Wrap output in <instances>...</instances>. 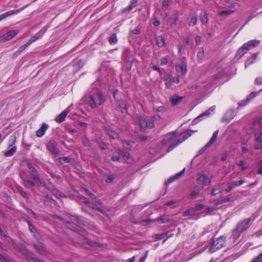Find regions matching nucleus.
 Returning a JSON list of instances; mask_svg holds the SVG:
<instances>
[{"mask_svg": "<svg viewBox=\"0 0 262 262\" xmlns=\"http://www.w3.org/2000/svg\"><path fill=\"white\" fill-rule=\"evenodd\" d=\"M225 237L223 236L219 238H214L209 249V252L213 253L223 247L225 243Z\"/></svg>", "mask_w": 262, "mask_h": 262, "instance_id": "obj_4", "label": "nucleus"}, {"mask_svg": "<svg viewBox=\"0 0 262 262\" xmlns=\"http://www.w3.org/2000/svg\"><path fill=\"white\" fill-rule=\"evenodd\" d=\"M16 150L17 147L13 146L9 150L4 152V156L6 157H11L16 151Z\"/></svg>", "mask_w": 262, "mask_h": 262, "instance_id": "obj_26", "label": "nucleus"}, {"mask_svg": "<svg viewBox=\"0 0 262 262\" xmlns=\"http://www.w3.org/2000/svg\"><path fill=\"white\" fill-rule=\"evenodd\" d=\"M106 132L113 139H117L119 137L118 134L111 128H107Z\"/></svg>", "mask_w": 262, "mask_h": 262, "instance_id": "obj_31", "label": "nucleus"}, {"mask_svg": "<svg viewBox=\"0 0 262 262\" xmlns=\"http://www.w3.org/2000/svg\"><path fill=\"white\" fill-rule=\"evenodd\" d=\"M200 189H198V190H194L191 193V196L193 197H196L198 194L200 193Z\"/></svg>", "mask_w": 262, "mask_h": 262, "instance_id": "obj_62", "label": "nucleus"}, {"mask_svg": "<svg viewBox=\"0 0 262 262\" xmlns=\"http://www.w3.org/2000/svg\"><path fill=\"white\" fill-rule=\"evenodd\" d=\"M120 159V155L117 154H113L112 157V160L114 161H118Z\"/></svg>", "mask_w": 262, "mask_h": 262, "instance_id": "obj_56", "label": "nucleus"}, {"mask_svg": "<svg viewBox=\"0 0 262 262\" xmlns=\"http://www.w3.org/2000/svg\"><path fill=\"white\" fill-rule=\"evenodd\" d=\"M16 189L18 192L24 198H28V194L23 190V188L20 186H16Z\"/></svg>", "mask_w": 262, "mask_h": 262, "instance_id": "obj_33", "label": "nucleus"}, {"mask_svg": "<svg viewBox=\"0 0 262 262\" xmlns=\"http://www.w3.org/2000/svg\"><path fill=\"white\" fill-rule=\"evenodd\" d=\"M45 32V31L41 33V31H40V32L36 33L35 35H34L33 37H32L30 39V40L27 42L28 45H30L32 43L34 42V41H35L37 39H38L40 38H41V36L43 35V34Z\"/></svg>", "mask_w": 262, "mask_h": 262, "instance_id": "obj_21", "label": "nucleus"}, {"mask_svg": "<svg viewBox=\"0 0 262 262\" xmlns=\"http://www.w3.org/2000/svg\"><path fill=\"white\" fill-rule=\"evenodd\" d=\"M70 112L69 107L66 109L64 111L61 112L59 115H58L55 118V120L58 123H61L63 122L67 116L68 114Z\"/></svg>", "mask_w": 262, "mask_h": 262, "instance_id": "obj_11", "label": "nucleus"}, {"mask_svg": "<svg viewBox=\"0 0 262 262\" xmlns=\"http://www.w3.org/2000/svg\"><path fill=\"white\" fill-rule=\"evenodd\" d=\"M251 222V218L245 219L241 222L238 223L236 227L237 228L238 230H239L243 232L249 227Z\"/></svg>", "mask_w": 262, "mask_h": 262, "instance_id": "obj_8", "label": "nucleus"}, {"mask_svg": "<svg viewBox=\"0 0 262 262\" xmlns=\"http://www.w3.org/2000/svg\"><path fill=\"white\" fill-rule=\"evenodd\" d=\"M194 132H195L194 130H188L182 134V139L181 140L182 141V142L187 139L189 137H190Z\"/></svg>", "mask_w": 262, "mask_h": 262, "instance_id": "obj_27", "label": "nucleus"}, {"mask_svg": "<svg viewBox=\"0 0 262 262\" xmlns=\"http://www.w3.org/2000/svg\"><path fill=\"white\" fill-rule=\"evenodd\" d=\"M234 184H235V181L234 182H232L231 184H228V187L226 189V191L227 192H229L230 191H231L234 187L235 186H237V185H234Z\"/></svg>", "mask_w": 262, "mask_h": 262, "instance_id": "obj_47", "label": "nucleus"}, {"mask_svg": "<svg viewBox=\"0 0 262 262\" xmlns=\"http://www.w3.org/2000/svg\"><path fill=\"white\" fill-rule=\"evenodd\" d=\"M85 191L86 192V193L90 196V198L93 200H96L97 196L92 192H90L89 190L87 189H84Z\"/></svg>", "mask_w": 262, "mask_h": 262, "instance_id": "obj_48", "label": "nucleus"}, {"mask_svg": "<svg viewBox=\"0 0 262 262\" xmlns=\"http://www.w3.org/2000/svg\"><path fill=\"white\" fill-rule=\"evenodd\" d=\"M47 148L49 150L51 151L54 155L56 156L58 154V150L53 143H48L47 144Z\"/></svg>", "mask_w": 262, "mask_h": 262, "instance_id": "obj_20", "label": "nucleus"}, {"mask_svg": "<svg viewBox=\"0 0 262 262\" xmlns=\"http://www.w3.org/2000/svg\"><path fill=\"white\" fill-rule=\"evenodd\" d=\"M20 10L15 9V10H11L10 11H8L7 12H5V13L1 14L0 15V21L6 18L8 16L17 14L18 13H19L20 12Z\"/></svg>", "mask_w": 262, "mask_h": 262, "instance_id": "obj_16", "label": "nucleus"}, {"mask_svg": "<svg viewBox=\"0 0 262 262\" xmlns=\"http://www.w3.org/2000/svg\"><path fill=\"white\" fill-rule=\"evenodd\" d=\"M83 99L84 102L90 105L92 108L96 107L97 101L99 105L102 104L105 101L104 97L100 91L97 92V94L95 96L89 95L84 97Z\"/></svg>", "mask_w": 262, "mask_h": 262, "instance_id": "obj_3", "label": "nucleus"}, {"mask_svg": "<svg viewBox=\"0 0 262 262\" xmlns=\"http://www.w3.org/2000/svg\"><path fill=\"white\" fill-rule=\"evenodd\" d=\"M48 125L46 123H43L40 127V128H39L36 133V136L37 137H42L45 133L46 131L48 128Z\"/></svg>", "mask_w": 262, "mask_h": 262, "instance_id": "obj_14", "label": "nucleus"}, {"mask_svg": "<svg viewBox=\"0 0 262 262\" xmlns=\"http://www.w3.org/2000/svg\"><path fill=\"white\" fill-rule=\"evenodd\" d=\"M256 57L257 55L256 54L252 55V57L247 60V62L246 63L245 67H246L247 66L253 63L254 60L256 59Z\"/></svg>", "mask_w": 262, "mask_h": 262, "instance_id": "obj_38", "label": "nucleus"}, {"mask_svg": "<svg viewBox=\"0 0 262 262\" xmlns=\"http://www.w3.org/2000/svg\"><path fill=\"white\" fill-rule=\"evenodd\" d=\"M157 221L160 224H163L169 222L170 220L167 218H164V217H159L157 218Z\"/></svg>", "mask_w": 262, "mask_h": 262, "instance_id": "obj_40", "label": "nucleus"}, {"mask_svg": "<svg viewBox=\"0 0 262 262\" xmlns=\"http://www.w3.org/2000/svg\"><path fill=\"white\" fill-rule=\"evenodd\" d=\"M256 95V93L252 92L247 98L246 100H243L238 103L239 106H244L246 105L247 102H248L251 98L254 97Z\"/></svg>", "mask_w": 262, "mask_h": 262, "instance_id": "obj_22", "label": "nucleus"}, {"mask_svg": "<svg viewBox=\"0 0 262 262\" xmlns=\"http://www.w3.org/2000/svg\"><path fill=\"white\" fill-rule=\"evenodd\" d=\"M235 200V199L232 197H227V198H225L223 199H222V200H221L219 203V204H222V203H225V202H229V201H234Z\"/></svg>", "mask_w": 262, "mask_h": 262, "instance_id": "obj_46", "label": "nucleus"}, {"mask_svg": "<svg viewBox=\"0 0 262 262\" xmlns=\"http://www.w3.org/2000/svg\"><path fill=\"white\" fill-rule=\"evenodd\" d=\"M122 156L125 160L127 161L128 162H130V155L128 152H123L122 154Z\"/></svg>", "mask_w": 262, "mask_h": 262, "instance_id": "obj_49", "label": "nucleus"}, {"mask_svg": "<svg viewBox=\"0 0 262 262\" xmlns=\"http://www.w3.org/2000/svg\"><path fill=\"white\" fill-rule=\"evenodd\" d=\"M156 41L158 46L160 48H162L164 47L165 42L164 40V38L162 36H159L156 38Z\"/></svg>", "mask_w": 262, "mask_h": 262, "instance_id": "obj_28", "label": "nucleus"}, {"mask_svg": "<svg viewBox=\"0 0 262 262\" xmlns=\"http://www.w3.org/2000/svg\"><path fill=\"white\" fill-rule=\"evenodd\" d=\"M82 142H83V144L85 146H89V144H90L89 141L88 139L86 138V137H84L83 138Z\"/></svg>", "mask_w": 262, "mask_h": 262, "instance_id": "obj_57", "label": "nucleus"}, {"mask_svg": "<svg viewBox=\"0 0 262 262\" xmlns=\"http://www.w3.org/2000/svg\"><path fill=\"white\" fill-rule=\"evenodd\" d=\"M260 41L258 40H252L243 45V48H245L246 50H249L252 47H254L259 43Z\"/></svg>", "mask_w": 262, "mask_h": 262, "instance_id": "obj_12", "label": "nucleus"}, {"mask_svg": "<svg viewBox=\"0 0 262 262\" xmlns=\"http://www.w3.org/2000/svg\"><path fill=\"white\" fill-rule=\"evenodd\" d=\"M176 70L182 75H185L187 72V64L185 59H182L176 64Z\"/></svg>", "mask_w": 262, "mask_h": 262, "instance_id": "obj_7", "label": "nucleus"}, {"mask_svg": "<svg viewBox=\"0 0 262 262\" xmlns=\"http://www.w3.org/2000/svg\"><path fill=\"white\" fill-rule=\"evenodd\" d=\"M166 236V233H163L161 234H157L154 235L153 238L156 240H159L164 238Z\"/></svg>", "mask_w": 262, "mask_h": 262, "instance_id": "obj_44", "label": "nucleus"}, {"mask_svg": "<svg viewBox=\"0 0 262 262\" xmlns=\"http://www.w3.org/2000/svg\"><path fill=\"white\" fill-rule=\"evenodd\" d=\"M138 139L140 141H145L147 140L148 137L146 136H139Z\"/></svg>", "mask_w": 262, "mask_h": 262, "instance_id": "obj_58", "label": "nucleus"}, {"mask_svg": "<svg viewBox=\"0 0 262 262\" xmlns=\"http://www.w3.org/2000/svg\"><path fill=\"white\" fill-rule=\"evenodd\" d=\"M215 210V208L214 207H209L208 208H207L206 209H205L204 210V212H213V211H214Z\"/></svg>", "mask_w": 262, "mask_h": 262, "instance_id": "obj_64", "label": "nucleus"}, {"mask_svg": "<svg viewBox=\"0 0 262 262\" xmlns=\"http://www.w3.org/2000/svg\"><path fill=\"white\" fill-rule=\"evenodd\" d=\"M178 54L180 55H182L183 53V46L182 45H178Z\"/></svg>", "mask_w": 262, "mask_h": 262, "instance_id": "obj_61", "label": "nucleus"}, {"mask_svg": "<svg viewBox=\"0 0 262 262\" xmlns=\"http://www.w3.org/2000/svg\"><path fill=\"white\" fill-rule=\"evenodd\" d=\"M257 130L255 133V142L256 143L255 145L256 149H259L261 148V140L260 137L262 135V117H259L254 119L253 121V127L248 130V134H251L254 131Z\"/></svg>", "mask_w": 262, "mask_h": 262, "instance_id": "obj_1", "label": "nucleus"}, {"mask_svg": "<svg viewBox=\"0 0 262 262\" xmlns=\"http://www.w3.org/2000/svg\"><path fill=\"white\" fill-rule=\"evenodd\" d=\"M215 110V106H211L206 111L201 114L199 116L195 118L193 120V124H196L202 120V118L204 116H208L211 113H212Z\"/></svg>", "mask_w": 262, "mask_h": 262, "instance_id": "obj_10", "label": "nucleus"}, {"mask_svg": "<svg viewBox=\"0 0 262 262\" xmlns=\"http://www.w3.org/2000/svg\"><path fill=\"white\" fill-rule=\"evenodd\" d=\"M169 3V0H163L162 3V8L167 9Z\"/></svg>", "mask_w": 262, "mask_h": 262, "instance_id": "obj_53", "label": "nucleus"}, {"mask_svg": "<svg viewBox=\"0 0 262 262\" xmlns=\"http://www.w3.org/2000/svg\"><path fill=\"white\" fill-rule=\"evenodd\" d=\"M114 180V178L113 177H112V176H108L106 180V182L108 183H112L113 182Z\"/></svg>", "mask_w": 262, "mask_h": 262, "instance_id": "obj_63", "label": "nucleus"}, {"mask_svg": "<svg viewBox=\"0 0 262 262\" xmlns=\"http://www.w3.org/2000/svg\"><path fill=\"white\" fill-rule=\"evenodd\" d=\"M200 19H201V22L203 24H206L208 22L207 17L206 14L205 12L201 14Z\"/></svg>", "mask_w": 262, "mask_h": 262, "instance_id": "obj_41", "label": "nucleus"}, {"mask_svg": "<svg viewBox=\"0 0 262 262\" xmlns=\"http://www.w3.org/2000/svg\"><path fill=\"white\" fill-rule=\"evenodd\" d=\"M155 126V123L154 121H149L147 122V127H148L149 128H152Z\"/></svg>", "mask_w": 262, "mask_h": 262, "instance_id": "obj_55", "label": "nucleus"}, {"mask_svg": "<svg viewBox=\"0 0 262 262\" xmlns=\"http://www.w3.org/2000/svg\"><path fill=\"white\" fill-rule=\"evenodd\" d=\"M27 166L29 170H30V172L31 173V176L32 177V178L38 182V184L39 185H44L45 182L43 181L40 179L39 177L38 176L37 174V171L35 167H34L33 166H32L30 163L27 164Z\"/></svg>", "mask_w": 262, "mask_h": 262, "instance_id": "obj_5", "label": "nucleus"}, {"mask_svg": "<svg viewBox=\"0 0 262 262\" xmlns=\"http://www.w3.org/2000/svg\"><path fill=\"white\" fill-rule=\"evenodd\" d=\"M242 232V231L238 230L237 227L233 231L232 237L233 238V242H235L239 238Z\"/></svg>", "mask_w": 262, "mask_h": 262, "instance_id": "obj_25", "label": "nucleus"}, {"mask_svg": "<svg viewBox=\"0 0 262 262\" xmlns=\"http://www.w3.org/2000/svg\"><path fill=\"white\" fill-rule=\"evenodd\" d=\"M23 184L26 187H34L35 185L33 182L27 179H23Z\"/></svg>", "mask_w": 262, "mask_h": 262, "instance_id": "obj_37", "label": "nucleus"}, {"mask_svg": "<svg viewBox=\"0 0 262 262\" xmlns=\"http://www.w3.org/2000/svg\"><path fill=\"white\" fill-rule=\"evenodd\" d=\"M198 184L203 187L211 184V178L204 174H200L197 179Z\"/></svg>", "mask_w": 262, "mask_h": 262, "instance_id": "obj_6", "label": "nucleus"}, {"mask_svg": "<svg viewBox=\"0 0 262 262\" xmlns=\"http://www.w3.org/2000/svg\"><path fill=\"white\" fill-rule=\"evenodd\" d=\"M218 133H219V130H216L215 132H214L213 133L211 138L210 139V140L207 143V146H210L212 143H213L214 142V141L216 140V139L217 138Z\"/></svg>", "mask_w": 262, "mask_h": 262, "instance_id": "obj_30", "label": "nucleus"}, {"mask_svg": "<svg viewBox=\"0 0 262 262\" xmlns=\"http://www.w3.org/2000/svg\"><path fill=\"white\" fill-rule=\"evenodd\" d=\"M255 83L257 85H262V76L257 77L255 80Z\"/></svg>", "mask_w": 262, "mask_h": 262, "instance_id": "obj_54", "label": "nucleus"}, {"mask_svg": "<svg viewBox=\"0 0 262 262\" xmlns=\"http://www.w3.org/2000/svg\"><path fill=\"white\" fill-rule=\"evenodd\" d=\"M60 163L62 164L70 162V159L67 157H60L59 158Z\"/></svg>", "mask_w": 262, "mask_h": 262, "instance_id": "obj_45", "label": "nucleus"}, {"mask_svg": "<svg viewBox=\"0 0 262 262\" xmlns=\"http://www.w3.org/2000/svg\"><path fill=\"white\" fill-rule=\"evenodd\" d=\"M29 46V45H28V43L26 42L25 44H24V45H22L21 46H20L19 48V49L14 53V55H15V56H17L19 54H20Z\"/></svg>", "mask_w": 262, "mask_h": 262, "instance_id": "obj_34", "label": "nucleus"}, {"mask_svg": "<svg viewBox=\"0 0 262 262\" xmlns=\"http://www.w3.org/2000/svg\"><path fill=\"white\" fill-rule=\"evenodd\" d=\"M251 262H262V253Z\"/></svg>", "mask_w": 262, "mask_h": 262, "instance_id": "obj_59", "label": "nucleus"}, {"mask_svg": "<svg viewBox=\"0 0 262 262\" xmlns=\"http://www.w3.org/2000/svg\"><path fill=\"white\" fill-rule=\"evenodd\" d=\"M140 33V30L138 28H136L134 30L130 31L129 35L130 36H133V35H137Z\"/></svg>", "mask_w": 262, "mask_h": 262, "instance_id": "obj_50", "label": "nucleus"}, {"mask_svg": "<svg viewBox=\"0 0 262 262\" xmlns=\"http://www.w3.org/2000/svg\"><path fill=\"white\" fill-rule=\"evenodd\" d=\"M154 25L155 27H158L160 25V21L157 17H155V21L154 22Z\"/></svg>", "mask_w": 262, "mask_h": 262, "instance_id": "obj_60", "label": "nucleus"}, {"mask_svg": "<svg viewBox=\"0 0 262 262\" xmlns=\"http://www.w3.org/2000/svg\"><path fill=\"white\" fill-rule=\"evenodd\" d=\"M182 99V97L178 95H173L170 98V102L173 105H177L179 103Z\"/></svg>", "mask_w": 262, "mask_h": 262, "instance_id": "obj_24", "label": "nucleus"}, {"mask_svg": "<svg viewBox=\"0 0 262 262\" xmlns=\"http://www.w3.org/2000/svg\"><path fill=\"white\" fill-rule=\"evenodd\" d=\"M248 50H246L245 48H243V45L242 47H241L236 52L235 57L236 58H241L243 55H244Z\"/></svg>", "mask_w": 262, "mask_h": 262, "instance_id": "obj_32", "label": "nucleus"}, {"mask_svg": "<svg viewBox=\"0 0 262 262\" xmlns=\"http://www.w3.org/2000/svg\"><path fill=\"white\" fill-rule=\"evenodd\" d=\"M233 110H228L223 117L222 121L224 122H229V121L233 118Z\"/></svg>", "mask_w": 262, "mask_h": 262, "instance_id": "obj_17", "label": "nucleus"}, {"mask_svg": "<svg viewBox=\"0 0 262 262\" xmlns=\"http://www.w3.org/2000/svg\"><path fill=\"white\" fill-rule=\"evenodd\" d=\"M204 49L203 48H200L199 49L198 52V54H197V58L199 60H201L204 57Z\"/></svg>", "mask_w": 262, "mask_h": 262, "instance_id": "obj_36", "label": "nucleus"}, {"mask_svg": "<svg viewBox=\"0 0 262 262\" xmlns=\"http://www.w3.org/2000/svg\"><path fill=\"white\" fill-rule=\"evenodd\" d=\"M138 0H132L131 1V4L128 6V7H126L123 10V12H125L126 11H130L133 8L135 7L137 4Z\"/></svg>", "mask_w": 262, "mask_h": 262, "instance_id": "obj_29", "label": "nucleus"}, {"mask_svg": "<svg viewBox=\"0 0 262 262\" xmlns=\"http://www.w3.org/2000/svg\"><path fill=\"white\" fill-rule=\"evenodd\" d=\"M222 191V185L221 184H217L213 187L211 194L215 196L216 194L221 193Z\"/></svg>", "mask_w": 262, "mask_h": 262, "instance_id": "obj_15", "label": "nucleus"}, {"mask_svg": "<svg viewBox=\"0 0 262 262\" xmlns=\"http://www.w3.org/2000/svg\"><path fill=\"white\" fill-rule=\"evenodd\" d=\"M163 80L167 89H170L171 88V83L170 77L169 75L165 74L163 77Z\"/></svg>", "mask_w": 262, "mask_h": 262, "instance_id": "obj_23", "label": "nucleus"}, {"mask_svg": "<svg viewBox=\"0 0 262 262\" xmlns=\"http://www.w3.org/2000/svg\"><path fill=\"white\" fill-rule=\"evenodd\" d=\"M19 32L18 30H10L0 37V40L8 41L12 39Z\"/></svg>", "mask_w": 262, "mask_h": 262, "instance_id": "obj_9", "label": "nucleus"}, {"mask_svg": "<svg viewBox=\"0 0 262 262\" xmlns=\"http://www.w3.org/2000/svg\"><path fill=\"white\" fill-rule=\"evenodd\" d=\"M35 248L41 254H43L45 253V251L43 249L42 247L40 245H35Z\"/></svg>", "mask_w": 262, "mask_h": 262, "instance_id": "obj_51", "label": "nucleus"}, {"mask_svg": "<svg viewBox=\"0 0 262 262\" xmlns=\"http://www.w3.org/2000/svg\"><path fill=\"white\" fill-rule=\"evenodd\" d=\"M117 41V38L116 34H113L110 37L109 42L110 44H115Z\"/></svg>", "mask_w": 262, "mask_h": 262, "instance_id": "obj_39", "label": "nucleus"}, {"mask_svg": "<svg viewBox=\"0 0 262 262\" xmlns=\"http://www.w3.org/2000/svg\"><path fill=\"white\" fill-rule=\"evenodd\" d=\"M185 168H184L182 171L176 174L173 176L169 178L167 182H166V184H169L174 181L175 180L178 179L184 172Z\"/></svg>", "mask_w": 262, "mask_h": 262, "instance_id": "obj_18", "label": "nucleus"}, {"mask_svg": "<svg viewBox=\"0 0 262 262\" xmlns=\"http://www.w3.org/2000/svg\"><path fill=\"white\" fill-rule=\"evenodd\" d=\"M140 129L141 131H144L147 127V121L144 119L142 116L138 117Z\"/></svg>", "mask_w": 262, "mask_h": 262, "instance_id": "obj_19", "label": "nucleus"}, {"mask_svg": "<svg viewBox=\"0 0 262 262\" xmlns=\"http://www.w3.org/2000/svg\"><path fill=\"white\" fill-rule=\"evenodd\" d=\"M72 65L74 68L76 70L75 72H77L79 70L81 69L84 66L83 61L79 59H75L72 62Z\"/></svg>", "mask_w": 262, "mask_h": 262, "instance_id": "obj_13", "label": "nucleus"}, {"mask_svg": "<svg viewBox=\"0 0 262 262\" xmlns=\"http://www.w3.org/2000/svg\"><path fill=\"white\" fill-rule=\"evenodd\" d=\"M78 201L81 203H84L85 204H90V202L88 199L82 195H78L77 196Z\"/></svg>", "mask_w": 262, "mask_h": 262, "instance_id": "obj_35", "label": "nucleus"}, {"mask_svg": "<svg viewBox=\"0 0 262 262\" xmlns=\"http://www.w3.org/2000/svg\"><path fill=\"white\" fill-rule=\"evenodd\" d=\"M0 260L2 262H14L12 260H10L9 258L5 257L4 256H0Z\"/></svg>", "mask_w": 262, "mask_h": 262, "instance_id": "obj_52", "label": "nucleus"}, {"mask_svg": "<svg viewBox=\"0 0 262 262\" xmlns=\"http://www.w3.org/2000/svg\"><path fill=\"white\" fill-rule=\"evenodd\" d=\"M163 144L171 143L167 148V152L171 151L176 146L182 143L181 138L176 132L170 133L166 134L162 141Z\"/></svg>", "mask_w": 262, "mask_h": 262, "instance_id": "obj_2", "label": "nucleus"}, {"mask_svg": "<svg viewBox=\"0 0 262 262\" xmlns=\"http://www.w3.org/2000/svg\"><path fill=\"white\" fill-rule=\"evenodd\" d=\"M233 12L234 11L233 10H224V11H221L219 13V15L220 16L228 15H230V14H232V13H233Z\"/></svg>", "mask_w": 262, "mask_h": 262, "instance_id": "obj_43", "label": "nucleus"}, {"mask_svg": "<svg viewBox=\"0 0 262 262\" xmlns=\"http://www.w3.org/2000/svg\"><path fill=\"white\" fill-rule=\"evenodd\" d=\"M197 22V17L195 15H193L190 19V22L189 23V26H194L196 24Z\"/></svg>", "mask_w": 262, "mask_h": 262, "instance_id": "obj_42", "label": "nucleus"}]
</instances>
